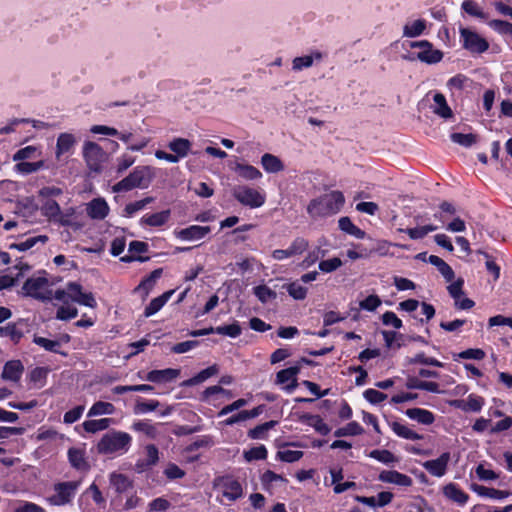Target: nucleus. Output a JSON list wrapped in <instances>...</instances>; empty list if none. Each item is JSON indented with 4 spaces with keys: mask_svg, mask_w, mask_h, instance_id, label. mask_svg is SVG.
Returning <instances> with one entry per match:
<instances>
[{
    "mask_svg": "<svg viewBox=\"0 0 512 512\" xmlns=\"http://www.w3.org/2000/svg\"><path fill=\"white\" fill-rule=\"evenodd\" d=\"M345 203L340 191H331L312 199L307 206V213L311 218L329 217L337 214Z\"/></svg>",
    "mask_w": 512,
    "mask_h": 512,
    "instance_id": "1",
    "label": "nucleus"
},
{
    "mask_svg": "<svg viewBox=\"0 0 512 512\" xmlns=\"http://www.w3.org/2000/svg\"><path fill=\"white\" fill-rule=\"evenodd\" d=\"M131 443V436L122 431H112L104 434L97 444L100 454L126 452Z\"/></svg>",
    "mask_w": 512,
    "mask_h": 512,
    "instance_id": "2",
    "label": "nucleus"
},
{
    "mask_svg": "<svg viewBox=\"0 0 512 512\" xmlns=\"http://www.w3.org/2000/svg\"><path fill=\"white\" fill-rule=\"evenodd\" d=\"M150 181L149 168L136 167L128 176L113 186V191L126 192L134 188H145L150 184Z\"/></svg>",
    "mask_w": 512,
    "mask_h": 512,
    "instance_id": "3",
    "label": "nucleus"
},
{
    "mask_svg": "<svg viewBox=\"0 0 512 512\" xmlns=\"http://www.w3.org/2000/svg\"><path fill=\"white\" fill-rule=\"evenodd\" d=\"M80 486V481L59 482L54 485L55 494L48 498L51 505L63 506L71 502Z\"/></svg>",
    "mask_w": 512,
    "mask_h": 512,
    "instance_id": "4",
    "label": "nucleus"
},
{
    "mask_svg": "<svg viewBox=\"0 0 512 512\" xmlns=\"http://www.w3.org/2000/svg\"><path fill=\"white\" fill-rule=\"evenodd\" d=\"M232 195L239 203L250 208H258L265 203V196L263 194L245 185L234 187Z\"/></svg>",
    "mask_w": 512,
    "mask_h": 512,
    "instance_id": "5",
    "label": "nucleus"
},
{
    "mask_svg": "<svg viewBox=\"0 0 512 512\" xmlns=\"http://www.w3.org/2000/svg\"><path fill=\"white\" fill-rule=\"evenodd\" d=\"M48 285L49 281L46 277H31L24 282L22 291L25 296H29L41 301H46L51 299L50 291L48 294L43 292L48 287Z\"/></svg>",
    "mask_w": 512,
    "mask_h": 512,
    "instance_id": "6",
    "label": "nucleus"
},
{
    "mask_svg": "<svg viewBox=\"0 0 512 512\" xmlns=\"http://www.w3.org/2000/svg\"><path fill=\"white\" fill-rule=\"evenodd\" d=\"M460 35L463 40V47L471 53L481 54L489 48V43L486 39L468 28H462Z\"/></svg>",
    "mask_w": 512,
    "mask_h": 512,
    "instance_id": "7",
    "label": "nucleus"
},
{
    "mask_svg": "<svg viewBox=\"0 0 512 512\" xmlns=\"http://www.w3.org/2000/svg\"><path fill=\"white\" fill-rule=\"evenodd\" d=\"M83 156L91 171H100L101 163L105 158V152L97 143L91 141L86 142L83 147Z\"/></svg>",
    "mask_w": 512,
    "mask_h": 512,
    "instance_id": "8",
    "label": "nucleus"
},
{
    "mask_svg": "<svg viewBox=\"0 0 512 512\" xmlns=\"http://www.w3.org/2000/svg\"><path fill=\"white\" fill-rule=\"evenodd\" d=\"M309 247V241L303 237H296L287 249H276L272 252L275 260L281 261L286 258L302 255Z\"/></svg>",
    "mask_w": 512,
    "mask_h": 512,
    "instance_id": "9",
    "label": "nucleus"
},
{
    "mask_svg": "<svg viewBox=\"0 0 512 512\" xmlns=\"http://www.w3.org/2000/svg\"><path fill=\"white\" fill-rule=\"evenodd\" d=\"M211 231L209 226L191 225L175 232L177 238L184 241H197L205 238Z\"/></svg>",
    "mask_w": 512,
    "mask_h": 512,
    "instance_id": "10",
    "label": "nucleus"
},
{
    "mask_svg": "<svg viewBox=\"0 0 512 512\" xmlns=\"http://www.w3.org/2000/svg\"><path fill=\"white\" fill-rule=\"evenodd\" d=\"M450 461V453L444 452L437 459L428 460L423 463V467L431 475L441 477L446 473L448 462Z\"/></svg>",
    "mask_w": 512,
    "mask_h": 512,
    "instance_id": "11",
    "label": "nucleus"
},
{
    "mask_svg": "<svg viewBox=\"0 0 512 512\" xmlns=\"http://www.w3.org/2000/svg\"><path fill=\"white\" fill-rule=\"evenodd\" d=\"M24 372V366L20 360L7 361L1 372V378L14 383L19 382Z\"/></svg>",
    "mask_w": 512,
    "mask_h": 512,
    "instance_id": "12",
    "label": "nucleus"
},
{
    "mask_svg": "<svg viewBox=\"0 0 512 512\" xmlns=\"http://www.w3.org/2000/svg\"><path fill=\"white\" fill-rule=\"evenodd\" d=\"M378 479L381 482L392 483L403 487H409L413 483L411 477L396 470H384L379 474Z\"/></svg>",
    "mask_w": 512,
    "mask_h": 512,
    "instance_id": "13",
    "label": "nucleus"
},
{
    "mask_svg": "<svg viewBox=\"0 0 512 512\" xmlns=\"http://www.w3.org/2000/svg\"><path fill=\"white\" fill-rule=\"evenodd\" d=\"M180 375L179 369L166 368L162 370H151L147 373L145 379L153 383H166L173 381Z\"/></svg>",
    "mask_w": 512,
    "mask_h": 512,
    "instance_id": "14",
    "label": "nucleus"
},
{
    "mask_svg": "<svg viewBox=\"0 0 512 512\" xmlns=\"http://www.w3.org/2000/svg\"><path fill=\"white\" fill-rule=\"evenodd\" d=\"M109 212L107 202L102 198L93 199L87 206V214L92 219L102 220Z\"/></svg>",
    "mask_w": 512,
    "mask_h": 512,
    "instance_id": "15",
    "label": "nucleus"
},
{
    "mask_svg": "<svg viewBox=\"0 0 512 512\" xmlns=\"http://www.w3.org/2000/svg\"><path fill=\"white\" fill-rule=\"evenodd\" d=\"M223 496L230 501H235L243 494L242 486L239 481L233 478H225L222 482Z\"/></svg>",
    "mask_w": 512,
    "mask_h": 512,
    "instance_id": "16",
    "label": "nucleus"
},
{
    "mask_svg": "<svg viewBox=\"0 0 512 512\" xmlns=\"http://www.w3.org/2000/svg\"><path fill=\"white\" fill-rule=\"evenodd\" d=\"M68 459L71 466L79 471H88L90 465L86 460L85 451L79 448H70L68 450Z\"/></svg>",
    "mask_w": 512,
    "mask_h": 512,
    "instance_id": "17",
    "label": "nucleus"
},
{
    "mask_svg": "<svg viewBox=\"0 0 512 512\" xmlns=\"http://www.w3.org/2000/svg\"><path fill=\"white\" fill-rule=\"evenodd\" d=\"M407 417L423 425H431L435 421L434 414L422 408H409L405 411Z\"/></svg>",
    "mask_w": 512,
    "mask_h": 512,
    "instance_id": "18",
    "label": "nucleus"
},
{
    "mask_svg": "<svg viewBox=\"0 0 512 512\" xmlns=\"http://www.w3.org/2000/svg\"><path fill=\"white\" fill-rule=\"evenodd\" d=\"M433 112L441 118L448 119L453 116L452 109L448 106L445 96L442 93H435L433 96Z\"/></svg>",
    "mask_w": 512,
    "mask_h": 512,
    "instance_id": "19",
    "label": "nucleus"
},
{
    "mask_svg": "<svg viewBox=\"0 0 512 512\" xmlns=\"http://www.w3.org/2000/svg\"><path fill=\"white\" fill-rule=\"evenodd\" d=\"M471 490L477 493L479 496L488 497L493 499H504L510 495L509 491L498 490L495 488H489L483 485L472 483L470 486Z\"/></svg>",
    "mask_w": 512,
    "mask_h": 512,
    "instance_id": "20",
    "label": "nucleus"
},
{
    "mask_svg": "<svg viewBox=\"0 0 512 512\" xmlns=\"http://www.w3.org/2000/svg\"><path fill=\"white\" fill-rule=\"evenodd\" d=\"M175 290H169L164 292L162 295L154 298L151 300V302L146 306L144 310L145 317H150L154 314H156L165 304L166 302L171 298V296L174 294Z\"/></svg>",
    "mask_w": 512,
    "mask_h": 512,
    "instance_id": "21",
    "label": "nucleus"
},
{
    "mask_svg": "<svg viewBox=\"0 0 512 512\" xmlns=\"http://www.w3.org/2000/svg\"><path fill=\"white\" fill-rule=\"evenodd\" d=\"M263 409H264V406L263 405H259L255 408H253L252 410H243V411H240L239 413L235 414V415H232L231 417L227 418L225 421H224V424L227 425V426H232L238 422H241V421H245L247 419H252V418H255L257 416H259L262 412H263Z\"/></svg>",
    "mask_w": 512,
    "mask_h": 512,
    "instance_id": "22",
    "label": "nucleus"
},
{
    "mask_svg": "<svg viewBox=\"0 0 512 512\" xmlns=\"http://www.w3.org/2000/svg\"><path fill=\"white\" fill-rule=\"evenodd\" d=\"M443 494L445 497L458 503L459 505H464L469 499L468 494L459 489L454 483H449L444 486Z\"/></svg>",
    "mask_w": 512,
    "mask_h": 512,
    "instance_id": "23",
    "label": "nucleus"
},
{
    "mask_svg": "<svg viewBox=\"0 0 512 512\" xmlns=\"http://www.w3.org/2000/svg\"><path fill=\"white\" fill-rule=\"evenodd\" d=\"M170 217V210H164L142 217L141 224L150 227H160L167 223Z\"/></svg>",
    "mask_w": 512,
    "mask_h": 512,
    "instance_id": "24",
    "label": "nucleus"
},
{
    "mask_svg": "<svg viewBox=\"0 0 512 512\" xmlns=\"http://www.w3.org/2000/svg\"><path fill=\"white\" fill-rule=\"evenodd\" d=\"M163 269L157 268L153 270L147 277H145L139 285L135 288V292L143 291L147 296L150 290L154 287L156 281L162 276Z\"/></svg>",
    "mask_w": 512,
    "mask_h": 512,
    "instance_id": "25",
    "label": "nucleus"
},
{
    "mask_svg": "<svg viewBox=\"0 0 512 512\" xmlns=\"http://www.w3.org/2000/svg\"><path fill=\"white\" fill-rule=\"evenodd\" d=\"M391 429L393 432L401 438L407 439V440H421L423 439V435L418 434L417 432L410 429L408 426L403 425L397 421H394L390 424Z\"/></svg>",
    "mask_w": 512,
    "mask_h": 512,
    "instance_id": "26",
    "label": "nucleus"
},
{
    "mask_svg": "<svg viewBox=\"0 0 512 512\" xmlns=\"http://www.w3.org/2000/svg\"><path fill=\"white\" fill-rule=\"evenodd\" d=\"M75 137L70 133H61L57 138L56 157L59 159L62 154L68 152L75 144Z\"/></svg>",
    "mask_w": 512,
    "mask_h": 512,
    "instance_id": "27",
    "label": "nucleus"
},
{
    "mask_svg": "<svg viewBox=\"0 0 512 512\" xmlns=\"http://www.w3.org/2000/svg\"><path fill=\"white\" fill-rule=\"evenodd\" d=\"M233 169L240 177L246 180H255L262 177L260 170L252 165L236 163Z\"/></svg>",
    "mask_w": 512,
    "mask_h": 512,
    "instance_id": "28",
    "label": "nucleus"
},
{
    "mask_svg": "<svg viewBox=\"0 0 512 512\" xmlns=\"http://www.w3.org/2000/svg\"><path fill=\"white\" fill-rule=\"evenodd\" d=\"M261 164L269 173H277L284 169L282 161L277 156L270 153H265L261 157Z\"/></svg>",
    "mask_w": 512,
    "mask_h": 512,
    "instance_id": "29",
    "label": "nucleus"
},
{
    "mask_svg": "<svg viewBox=\"0 0 512 512\" xmlns=\"http://www.w3.org/2000/svg\"><path fill=\"white\" fill-rule=\"evenodd\" d=\"M168 148L175 153L178 158H184L188 155L191 142L185 138H175L168 144Z\"/></svg>",
    "mask_w": 512,
    "mask_h": 512,
    "instance_id": "30",
    "label": "nucleus"
},
{
    "mask_svg": "<svg viewBox=\"0 0 512 512\" xmlns=\"http://www.w3.org/2000/svg\"><path fill=\"white\" fill-rule=\"evenodd\" d=\"M429 262L437 267L438 271L447 282H451L454 279L455 274L453 269L443 259L436 255H430Z\"/></svg>",
    "mask_w": 512,
    "mask_h": 512,
    "instance_id": "31",
    "label": "nucleus"
},
{
    "mask_svg": "<svg viewBox=\"0 0 512 512\" xmlns=\"http://www.w3.org/2000/svg\"><path fill=\"white\" fill-rule=\"evenodd\" d=\"M338 225L343 232L352 235L357 239H363L365 237V232L354 225L351 219L347 216L341 217L338 221Z\"/></svg>",
    "mask_w": 512,
    "mask_h": 512,
    "instance_id": "32",
    "label": "nucleus"
},
{
    "mask_svg": "<svg viewBox=\"0 0 512 512\" xmlns=\"http://www.w3.org/2000/svg\"><path fill=\"white\" fill-rule=\"evenodd\" d=\"M301 419L307 420L309 425L312 426L321 435L330 433L331 428L323 421L319 415L304 414Z\"/></svg>",
    "mask_w": 512,
    "mask_h": 512,
    "instance_id": "33",
    "label": "nucleus"
},
{
    "mask_svg": "<svg viewBox=\"0 0 512 512\" xmlns=\"http://www.w3.org/2000/svg\"><path fill=\"white\" fill-rule=\"evenodd\" d=\"M417 58L427 64H436L442 60L443 53L440 50L432 49V45H430L429 48L420 51Z\"/></svg>",
    "mask_w": 512,
    "mask_h": 512,
    "instance_id": "34",
    "label": "nucleus"
},
{
    "mask_svg": "<svg viewBox=\"0 0 512 512\" xmlns=\"http://www.w3.org/2000/svg\"><path fill=\"white\" fill-rule=\"evenodd\" d=\"M437 229L438 226L428 224L416 228L399 229V231L408 234V236L413 240H418L424 238L428 233L433 232Z\"/></svg>",
    "mask_w": 512,
    "mask_h": 512,
    "instance_id": "35",
    "label": "nucleus"
},
{
    "mask_svg": "<svg viewBox=\"0 0 512 512\" xmlns=\"http://www.w3.org/2000/svg\"><path fill=\"white\" fill-rule=\"evenodd\" d=\"M48 241V236L46 235H38L35 237H30L23 242L13 243L9 246L10 249H16L18 251H27L34 247L38 242L46 243Z\"/></svg>",
    "mask_w": 512,
    "mask_h": 512,
    "instance_id": "36",
    "label": "nucleus"
},
{
    "mask_svg": "<svg viewBox=\"0 0 512 512\" xmlns=\"http://www.w3.org/2000/svg\"><path fill=\"white\" fill-rule=\"evenodd\" d=\"M277 421L271 420L263 424L257 425L256 427L248 431V437L251 439H263L266 433L277 425Z\"/></svg>",
    "mask_w": 512,
    "mask_h": 512,
    "instance_id": "37",
    "label": "nucleus"
},
{
    "mask_svg": "<svg viewBox=\"0 0 512 512\" xmlns=\"http://www.w3.org/2000/svg\"><path fill=\"white\" fill-rule=\"evenodd\" d=\"M110 482L117 493H123L131 487V481L123 474L112 473L110 475Z\"/></svg>",
    "mask_w": 512,
    "mask_h": 512,
    "instance_id": "38",
    "label": "nucleus"
},
{
    "mask_svg": "<svg viewBox=\"0 0 512 512\" xmlns=\"http://www.w3.org/2000/svg\"><path fill=\"white\" fill-rule=\"evenodd\" d=\"M114 411H115V407L113 404H111L109 402L98 401L92 405L87 416L93 417V416L104 415V414L110 415V414H113Z\"/></svg>",
    "mask_w": 512,
    "mask_h": 512,
    "instance_id": "39",
    "label": "nucleus"
},
{
    "mask_svg": "<svg viewBox=\"0 0 512 512\" xmlns=\"http://www.w3.org/2000/svg\"><path fill=\"white\" fill-rule=\"evenodd\" d=\"M33 342L45 349L46 351L53 352V353H60L62 355H66L65 353H62L59 351V348L61 346L60 341L58 340H50L45 337L41 336H34Z\"/></svg>",
    "mask_w": 512,
    "mask_h": 512,
    "instance_id": "40",
    "label": "nucleus"
},
{
    "mask_svg": "<svg viewBox=\"0 0 512 512\" xmlns=\"http://www.w3.org/2000/svg\"><path fill=\"white\" fill-rule=\"evenodd\" d=\"M111 423L110 418H102L99 420H87L83 423V428L88 433H96L105 430Z\"/></svg>",
    "mask_w": 512,
    "mask_h": 512,
    "instance_id": "41",
    "label": "nucleus"
},
{
    "mask_svg": "<svg viewBox=\"0 0 512 512\" xmlns=\"http://www.w3.org/2000/svg\"><path fill=\"white\" fill-rule=\"evenodd\" d=\"M300 370L301 367L299 365L291 366L289 368L280 370L276 374L275 383L277 385H283L285 383H288L289 381H291V378H293V376H297Z\"/></svg>",
    "mask_w": 512,
    "mask_h": 512,
    "instance_id": "42",
    "label": "nucleus"
},
{
    "mask_svg": "<svg viewBox=\"0 0 512 512\" xmlns=\"http://www.w3.org/2000/svg\"><path fill=\"white\" fill-rule=\"evenodd\" d=\"M253 292L258 300L263 304L277 298V293L266 285H258L254 287Z\"/></svg>",
    "mask_w": 512,
    "mask_h": 512,
    "instance_id": "43",
    "label": "nucleus"
},
{
    "mask_svg": "<svg viewBox=\"0 0 512 512\" xmlns=\"http://www.w3.org/2000/svg\"><path fill=\"white\" fill-rule=\"evenodd\" d=\"M42 214L49 219H56L61 215V208L55 200H46L41 207Z\"/></svg>",
    "mask_w": 512,
    "mask_h": 512,
    "instance_id": "44",
    "label": "nucleus"
},
{
    "mask_svg": "<svg viewBox=\"0 0 512 512\" xmlns=\"http://www.w3.org/2000/svg\"><path fill=\"white\" fill-rule=\"evenodd\" d=\"M363 428L355 421L348 423L345 427L339 428L334 432L336 437L356 436L363 433Z\"/></svg>",
    "mask_w": 512,
    "mask_h": 512,
    "instance_id": "45",
    "label": "nucleus"
},
{
    "mask_svg": "<svg viewBox=\"0 0 512 512\" xmlns=\"http://www.w3.org/2000/svg\"><path fill=\"white\" fill-rule=\"evenodd\" d=\"M288 294L295 300H304L307 296V288L300 285L297 281L284 286Z\"/></svg>",
    "mask_w": 512,
    "mask_h": 512,
    "instance_id": "46",
    "label": "nucleus"
},
{
    "mask_svg": "<svg viewBox=\"0 0 512 512\" xmlns=\"http://www.w3.org/2000/svg\"><path fill=\"white\" fill-rule=\"evenodd\" d=\"M146 454V462L137 464V467L141 470H144L147 467L155 465L159 460L158 448L154 444H149L146 446Z\"/></svg>",
    "mask_w": 512,
    "mask_h": 512,
    "instance_id": "47",
    "label": "nucleus"
},
{
    "mask_svg": "<svg viewBox=\"0 0 512 512\" xmlns=\"http://www.w3.org/2000/svg\"><path fill=\"white\" fill-rule=\"evenodd\" d=\"M369 457L379 461V462H382L384 464H390V463H394L397 461V458L394 456V454L392 452H390L389 450H386V449H383V450H378V449H375V450H372L370 453H369Z\"/></svg>",
    "mask_w": 512,
    "mask_h": 512,
    "instance_id": "48",
    "label": "nucleus"
},
{
    "mask_svg": "<svg viewBox=\"0 0 512 512\" xmlns=\"http://www.w3.org/2000/svg\"><path fill=\"white\" fill-rule=\"evenodd\" d=\"M451 140L464 147H470L477 142L476 134H463V133H452Z\"/></svg>",
    "mask_w": 512,
    "mask_h": 512,
    "instance_id": "49",
    "label": "nucleus"
},
{
    "mask_svg": "<svg viewBox=\"0 0 512 512\" xmlns=\"http://www.w3.org/2000/svg\"><path fill=\"white\" fill-rule=\"evenodd\" d=\"M153 201H154V198L149 196V197H145L139 201L129 203L124 208L125 215L130 217L137 211L142 210L144 207H146L148 204L152 203Z\"/></svg>",
    "mask_w": 512,
    "mask_h": 512,
    "instance_id": "50",
    "label": "nucleus"
},
{
    "mask_svg": "<svg viewBox=\"0 0 512 512\" xmlns=\"http://www.w3.org/2000/svg\"><path fill=\"white\" fill-rule=\"evenodd\" d=\"M0 336H8L14 343H18L23 337V332L13 323L5 327H0Z\"/></svg>",
    "mask_w": 512,
    "mask_h": 512,
    "instance_id": "51",
    "label": "nucleus"
},
{
    "mask_svg": "<svg viewBox=\"0 0 512 512\" xmlns=\"http://www.w3.org/2000/svg\"><path fill=\"white\" fill-rule=\"evenodd\" d=\"M267 457V449L264 445L253 447L244 451V458L246 461L251 462L254 460H264Z\"/></svg>",
    "mask_w": 512,
    "mask_h": 512,
    "instance_id": "52",
    "label": "nucleus"
},
{
    "mask_svg": "<svg viewBox=\"0 0 512 512\" xmlns=\"http://www.w3.org/2000/svg\"><path fill=\"white\" fill-rule=\"evenodd\" d=\"M425 27L424 20H415L411 25L404 26V35L407 37H417L423 33Z\"/></svg>",
    "mask_w": 512,
    "mask_h": 512,
    "instance_id": "53",
    "label": "nucleus"
},
{
    "mask_svg": "<svg viewBox=\"0 0 512 512\" xmlns=\"http://www.w3.org/2000/svg\"><path fill=\"white\" fill-rule=\"evenodd\" d=\"M241 327L238 322H234L229 325L218 326L215 328V333L220 335H226L232 338L238 337L241 334Z\"/></svg>",
    "mask_w": 512,
    "mask_h": 512,
    "instance_id": "54",
    "label": "nucleus"
},
{
    "mask_svg": "<svg viewBox=\"0 0 512 512\" xmlns=\"http://www.w3.org/2000/svg\"><path fill=\"white\" fill-rule=\"evenodd\" d=\"M304 453L300 450H279L277 452V458L283 462L293 463L300 460Z\"/></svg>",
    "mask_w": 512,
    "mask_h": 512,
    "instance_id": "55",
    "label": "nucleus"
},
{
    "mask_svg": "<svg viewBox=\"0 0 512 512\" xmlns=\"http://www.w3.org/2000/svg\"><path fill=\"white\" fill-rule=\"evenodd\" d=\"M43 161L37 162H19L16 164L15 169L22 174H30L38 171L41 167H43Z\"/></svg>",
    "mask_w": 512,
    "mask_h": 512,
    "instance_id": "56",
    "label": "nucleus"
},
{
    "mask_svg": "<svg viewBox=\"0 0 512 512\" xmlns=\"http://www.w3.org/2000/svg\"><path fill=\"white\" fill-rule=\"evenodd\" d=\"M410 364L420 363L423 365H430L434 367H443V363L431 357H426L424 353H418L413 358L409 359Z\"/></svg>",
    "mask_w": 512,
    "mask_h": 512,
    "instance_id": "57",
    "label": "nucleus"
},
{
    "mask_svg": "<svg viewBox=\"0 0 512 512\" xmlns=\"http://www.w3.org/2000/svg\"><path fill=\"white\" fill-rule=\"evenodd\" d=\"M382 301L378 295H369L364 300L360 301L359 306L361 309L366 311H375L380 305Z\"/></svg>",
    "mask_w": 512,
    "mask_h": 512,
    "instance_id": "58",
    "label": "nucleus"
},
{
    "mask_svg": "<svg viewBox=\"0 0 512 512\" xmlns=\"http://www.w3.org/2000/svg\"><path fill=\"white\" fill-rule=\"evenodd\" d=\"M342 261L338 257H334L328 260H322L319 263V269L324 273H331L342 266Z\"/></svg>",
    "mask_w": 512,
    "mask_h": 512,
    "instance_id": "59",
    "label": "nucleus"
},
{
    "mask_svg": "<svg viewBox=\"0 0 512 512\" xmlns=\"http://www.w3.org/2000/svg\"><path fill=\"white\" fill-rule=\"evenodd\" d=\"M72 301L80 305L87 306L89 308H95L97 306V302L94 298V295L91 292H82L78 296H72Z\"/></svg>",
    "mask_w": 512,
    "mask_h": 512,
    "instance_id": "60",
    "label": "nucleus"
},
{
    "mask_svg": "<svg viewBox=\"0 0 512 512\" xmlns=\"http://www.w3.org/2000/svg\"><path fill=\"white\" fill-rule=\"evenodd\" d=\"M462 9L469 15L478 17V18H484V13L481 11V9L478 7L477 3L473 0H465L462 3Z\"/></svg>",
    "mask_w": 512,
    "mask_h": 512,
    "instance_id": "61",
    "label": "nucleus"
},
{
    "mask_svg": "<svg viewBox=\"0 0 512 512\" xmlns=\"http://www.w3.org/2000/svg\"><path fill=\"white\" fill-rule=\"evenodd\" d=\"M364 398L372 404H378L387 398V395L375 389H367L364 394Z\"/></svg>",
    "mask_w": 512,
    "mask_h": 512,
    "instance_id": "62",
    "label": "nucleus"
},
{
    "mask_svg": "<svg viewBox=\"0 0 512 512\" xmlns=\"http://www.w3.org/2000/svg\"><path fill=\"white\" fill-rule=\"evenodd\" d=\"M381 319L382 323L386 326L391 325L396 329H400L403 326L402 320L392 311L385 312Z\"/></svg>",
    "mask_w": 512,
    "mask_h": 512,
    "instance_id": "63",
    "label": "nucleus"
},
{
    "mask_svg": "<svg viewBox=\"0 0 512 512\" xmlns=\"http://www.w3.org/2000/svg\"><path fill=\"white\" fill-rule=\"evenodd\" d=\"M484 404V399L480 396L470 394L466 400L467 411L479 412Z\"/></svg>",
    "mask_w": 512,
    "mask_h": 512,
    "instance_id": "64",
    "label": "nucleus"
}]
</instances>
